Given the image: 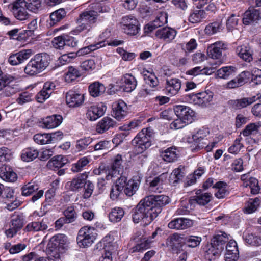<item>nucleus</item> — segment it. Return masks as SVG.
I'll return each mask as SVG.
<instances>
[{
  "label": "nucleus",
  "instance_id": "052dcab7",
  "mask_svg": "<svg viewBox=\"0 0 261 261\" xmlns=\"http://www.w3.org/2000/svg\"><path fill=\"white\" fill-rule=\"evenodd\" d=\"M244 239L247 243L252 246L261 245V237L253 233H249L245 236Z\"/></svg>",
  "mask_w": 261,
  "mask_h": 261
},
{
  "label": "nucleus",
  "instance_id": "c756f323",
  "mask_svg": "<svg viewBox=\"0 0 261 261\" xmlns=\"http://www.w3.org/2000/svg\"><path fill=\"white\" fill-rule=\"evenodd\" d=\"M62 117L60 115H53L42 119L44 127L51 129L58 126L62 121Z\"/></svg>",
  "mask_w": 261,
  "mask_h": 261
},
{
  "label": "nucleus",
  "instance_id": "49530a36",
  "mask_svg": "<svg viewBox=\"0 0 261 261\" xmlns=\"http://www.w3.org/2000/svg\"><path fill=\"white\" fill-rule=\"evenodd\" d=\"M25 6L30 11L37 13L41 10L42 0H27L25 1Z\"/></svg>",
  "mask_w": 261,
  "mask_h": 261
},
{
  "label": "nucleus",
  "instance_id": "39448f33",
  "mask_svg": "<svg viewBox=\"0 0 261 261\" xmlns=\"http://www.w3.org/2000/svg\"><path fill=\"white\" fill-rule=\"evenodd\" d=\"M146 202L143 198L137 204L133 214V220L135 223L142 221L144 225H148L155 219L151 213V208L146 204Z\"/></svg>",
  "mask_w": 261,
  "mask_h": 261
},
{
  "label": "nucleus",
  "instance_id": "8fccbe9b",
  "mask_svg": "<svg viewBox=\"0 0 261 261\" xmlns=\"http://www.w3.org/2000/svg\"><path fill=\"white\" fill-rule=\"evenodd\" d=\"M184 240V245H186L188 247L195 248L198 246L201 242V238L194 236H185Z\"/></svg>",
  "mask_w": 261,
  "mask_h": 261
},
{
  "label": "nucleus",
  "instance_id": "e433bc0d",
  "mask_svg": "<svg viewBox=\"0 0 261 261\" xmlns=\"http://www.w3.org/2000/svg\"><path fill=\"white\" fill-rule=\"evenodd\" d=\"M48 228L46 221L42 219L41 221L33 222L29 223L24 228V230L29 231H43Z\"/></svg>",
  "mask_w": 261,
  "mask_h": 261
},
{
  "label": "nucleus",
  "instance_id": "774afa93",
  "mask_svg": "<svg viewBox=\"0 0 261 261\" xmlns=\"http://www.w3.org/2000/svg\"><path fill=\"white\" fill-rule=\"evenodd\" d=\"M34 141L39 144H46L50 143L48 134H37L34 136Z\"/></svg>",
  "mask_w": 261,
  "mask_h": 261
},
{
  "label": "nucleus",
  "instance_id": "72a5a7b5",
  "mask_svg": "<svg viewBox=\"0 0 261 261\" xmlns=\"http://www.w3.org/2000/svg\"><path fill=\"white\" fill-rule=\"evenodd\" d=\"M212 195L211 193L205 192L201 196H194L189 201L190 204L197 203L200 205H205L212 200Z\"/></svg>",
  "mask_w": 261,
  "mask_h": 261
},
{
  "label": "nucleus",
  "instance_id": "4c0bfd02",
  "mask_svg": "<svg viewBox=\"0 0 261 261\" xmlns=\"http://www.w3.org/2000/svg\"><path fill=\"white\" fill-rule=\"evenodd\" d=\"M140 181L139 179L129 180L123 190L126 195L128 196H133L138 190L140 186Z\"/></svg>",
  "mask_w": 261,
  "mask_h": 261
},
{
  "label": "nucleus",
  "instance_id": "393cba45",
  "mask_svg": "<svg viewBox=\"0 0 261 261\" xmlns=\"http://www.w3.org/2000/svg\"><path fill=\"white\" fill-rule=\"evenodd\" d=\"M181 81L178 79L166 80V91L170 96L176 95L181 88Z\"/></svg>",
  "mask_w": 261,
  "mask_h": 261
},
{
  "label": "nucleus",
  "instance_id": "6ab92c4d",
  "mask_svg": "<svg viewBox=\"0 0 261 261\" xmlns=\"http://www.w3.org/2000/svg\"><path fill=\"white\" fill-rule=\"evenodd\" d=\"M168 174L167 173H164L159 176L154 177L149 183L150 191L161 193L163 189V186L167 180Z\"/></svg>",
  "mask_w": 261,
  "mask_h": 261
},
{
  "label": "nucleus",
  "instance_id": "c03bdc74",
  "mask_svg": "<svg viewBox=\"0 0 261 261\" xmlns=\"http://www.w3.org/2000/svg\"><path fill=\"white\" fill-rule=\"evenodd\" d=\"M214 187L217 189V191L215 193V195L219 199L223 198L229 194V191L226 189V184L223 181L217 182Z\"/></svg>",
  "mask_w": 261,
  "mask_h": 261
},
{
  "label": "nucleus",
  "instance_id": "f3484780",
  "mask_svg": "<svg viewBox=\"0 0 261 261\" xmlns=\"http://www.w3.org/2000/svg\"><path fill=\"white\" fill-rule=\"evenodd\" d=\"M84 95L73 90L69 91L66 95V101L70 107L81 106L84 102Z\"/></svg>",
  "mask_w": 261,
  "mask_h": 261
},
{
  "label": "nucleus",
  "instance_id": "bb28decb",
  "mask_svg": "<svg viewBox=\"0 0 261 261\" xmlns=\"http://www.w3.org/2000/svg\"><path fill=\"white\" fill-rule=\"evenodd\" d=\"M86 184V178L83 175L73 178L71 181H68L66 184L67 189L71 191H78L81 189Z\"/></svg>",
  "mask_w": 261,
  "mask_h": 261
},
{
  "label": "nucleus",
  "instance_id": "603ef678",
  "mask_svg": "<svg viewBox=\"0 0 261 261\" xmlns=\"http://www.w3.org/2000/svg\"><path fill=\"white\" fill-rule=\"evenodd\" d=\"M66 12L64 9H59L50 15V19L51 24H55L65 17Z\"/></svg>",
  "mask_w": 261,
  "mask_h": 261
},
{
  "label": "nucleus",
  "instance_id": "412c9836",
  "mask_svg": "<svg viewBox=\"0 0 261 261\" xmlns=\"http://www.w3.org/2000/svg\"><path fill=\"white\" fill-rule=\"evenodd\" d=\"M167 14L165 12H161L156 18L150 23L145 27L146 33H150L156 28L160 27L167 23Z\"/></svg>",
  "mask_w": 261,
  "mask_h": 261
},
{
  "label": "nucleus",
  "instance_id": "f257e3e1",
  "mask_svg": "<svg viewBox=\"0 0 261 261\" xmlns=\"http://www.w3.org/2000/svg\"><path fill=\"white\" fill-rule=\"evenodd\" d=\"M228 241V238L226 233L220 231L215 234L211 240V243L206 246L205 258L208 261H212L218 257Z\"/></svg>",
  "mask_w": 261,
  "mask_h": 261
},
{
  "label": "nucleus",
  "instance_id": "ea45409f",
  "mask_svg": "<svg viewBox=\"0 0 261 261\" xmlns=\"http://www.w3.org/2000/svg\"><path fill=\"white\" fill-rule=\"evenodd\" d=\"M124 215V211L121 207H116L111 210L109 218L111 222L116 223L120 221Z\"/></svg>",
  "mask_w": 261,
  "mask_h": 261
},
{
  "label": "nucleus",
  "instance_id": "a19ab883",
  "mask_svg": "<svg viewBox=\"0 0 261 261\" xmlns=\"http://www.w3.org/2000/svg\"><path fill=\"white\" fill-rule=\"evenodd\" d=\"M67 161L68 160L65 157L61 155H57L52 158L48 162L47 166L50 168H59L63 167L67 163Z\"/></svg>",
  "mask_w": 261,
  "mask_h": 261
},
{
  "label": "nucleus",
  "instance_id": "4be33fe9",
  "mask_svg": "<svg viewBox=\"0 0 261 261\" xmlns=\"http://www.w3.org/2000/svg\"><path fill=\"white\" fill-rule=\"evenodd\" d=\"M106 110V107L102 105L92 106L87 111V117L91 121L96 120L104 115Z\"/></svg>",
  "mask_w": 261,
  "mask_h": 261
},
{
  "label": "nucleus",
  "instance_id": "2eb2a0df",
  "mask_svg": "<svg viewBox=\"0 0 261 261\" xmlns=\"http://www.w3.org/2000/svg\"><path fill=\"white\" fill-rule=\"evenodd\" d=\"M23 225V220L19 215H14L10 224L9 229L6 230L5 234L7 237L12 238L20 230Z\"/></svg>",
  "mask_w": 261,
  "mask_h": 261
},
{
  "label": "nucleus",
  "instance_id": "4d7b16f0",
  "mask_svg": "<svg viewBox=\"0 0 261 261\" xmlns=\"http://www.w3.org/2000/svg\"><path fill=\"white\" fill-rule=\"evenodd\" d=\"M89 163L87 157H83L72 165L71 170L73 172H78L82 170L83 168Z\"/></svg>",
  "mask_w": 261,
  "mask_h": 261
},
{
  "label": "nucleus",
  "instance_id": "864d4df0",
  "mask_svg": "<svg viewBox=\"0 0 261 261\" xmlns=\"http://www.w3.org/2000/svg\"><path fill=\"white\" fill-rule=\"evenodd\" d=\"M222 29V23L220 21L212 22L208 24L205 28V34L211 35L220 32Z\"/></svg>",
  "mask_w": 261,
  "mask_h": 261
},
{
  "label": "nucleus",
  "instance_id": "0e129e2a",
  "mask_svg": "<svg viewBox=\"0 0 261 261\" xmlns=\"http://www.w3.org/2000/svg\"><path fill=\"white\" fill-rule=\"evenodd\" d=\"M183 175L181 173V169L178 168L174 169L170 177V182L173 186H176L179 180L181 179Z\"/></svg>",
  "mask_w": 261,
  "mask_h": 261
},
{
  "label": "nucleus",
  "instance_id": "f704fd0d",
  "mask_svg": "<svg viewBox=\"0 0 261 261\" xmlns=\"http://www.w3.org/2000/svg\"><path fill=\"white\" fill-rule=\"evenodd\" d=\"M260 14L258 10L252 9L246 11L243 18V22L245 25L258 20L260 18Z\"/></svg>",
  "mask_w": 261,
  "mask_h": 261
},
{
  "label": "nucleus",
  "instance_id": "5701e85b",
  "mask_svg": "<svg viewBox=\"0 0 261 261\" xmlns=\"http://www.w3.org/2000/svg\"><path fill=\"white\" fill-rule=\"evenodd\" d=\"M117 126V123L110 117L103 118L97 124L96 132L99 134H102L109 129Z\"/></svg>",
  "mask_w": 261,
  "mask_h": 261
},
{
  "label": "nucleus",
  "instance_id": "de8ad7c7",
  "mask_svg": "<svg viewBox=\"0 0 261 261\" xmlns=\"http://www.w3.org/2000/svg\"><path fill=\"white\" fill-rule=\"evenodd\" d=\"M39 188L38 185L35 181H31L22 187V195L25 196H30Z\"/></svg>",
  "mask_w": 261,
  "mask_h": 261
},
{
  "label": "nucleus",
  "instance_id": "0eeeda50",
  "mask_svg": "<svg viewBox=\"0 0 261 261\" xmlns=\"http://www.w3.org/2000/svg\"><path fill=\"white\" fill-rule=\"evenodd\" d=\"M150 131L149 128H144L132 140L136 153L139 154L145 151L151 145Z\"/></svg>",
  "mask_w": 261,
  "mask_h": 261
},
{
  "label": "nucleus",
  "instance_id": "20e7f679",
  "mask_svg": "<svg viewBox=\"0 0 261 261\" xmlns=\"http://www.w3.org/2000/svg\"><path fill=\"white\" fill-rule=\"evenodd\" d=\"M67 247V237L63 234L53 236L47 244L48 253L54 259L59 258L60 254L64 253Z\"/></svg>",
  "mask_w": 261,
  "mask_h": 261
},
{
  "label": "nucleus",
  "instance_id": "338daca9",
  "mask_svg": "<svg viewBox=\"0 0 261 261\" xmlns=\"http://www.w3.org/2000/svg\"><path fill=\"white\" fill-rule=\"evenodd\" d=\"M101 43L102 42H99L97 44L91 45L79 49L77 51L78 56H83L88 54L91 51L102 47L103 45L101 44Z\"/></svg>",
  "mask_w": 261,
  "mask_h": 261
},
{
  "label": "nucleus",
  "instance_id": "aec40b11",
  "mask_svg": "<svg viewBox=\"0 0 261 261\" xmlns=\"http://www.w3.org/2000/svg\"><path fill=\"white\" fill-rule=\"evenodd\" d=\"M155 35L157 38L163 39L167 42H170L175 37L176 31L169 27H164L157 30Z\"/></svg>",
  "mask_w": 261,
  "mask_h": 261
},
{
  "label": "nucleus",
  "instance_id": "a211bd4d",
  "mask_svg": "<svg viewBox=\"0 0 261 261\" xmlns=\"http://www.w3.org/2000/svg\"><path fill=\"white\" fill-rule=\"evenodd\" d=\"M32 54L31 49L22 50L16 54L11 55L8 59L12 65H17L29 59Z\"/></svg>",
  "mask_w": 261,
  "mask_h": 261
},
{
  "label": "nucleus",
  "instance_id": "a18cd8bd",
  "mask_svg": "<svg viewBox=\"0 0 261 261\" xmlns=\"http://www.w3.org/2000/svg\"><path fill=\"white\" fill-rule=\"evenodd\" d=\"M81 76L80 71L76 68L71 66L68 68V71L65 74V80L66 82L70 83Z\"/></svg>",
  "mask_w": 261,
  "mask_h": 261
},
{
  "label": "nucleus",
  "instance_id": "423d86ee",
  "mask_svg": "<svg viewBox=\"0 0 261 261\" xmlns=\"http://www.w3.org/2000/svg\"><path fill=\"white\" fill-rule=\"evenodd\" d=\"M144 199L146 201V204L151 208V213L154 218L161 213L162 208L170 202L169 197L163 195H150L145 197Z\"/></svg>",
  "mask_w": 261,
  "mask_h": 261
},
{
  "label": "nucleus",
  "instance_id": "bf43d9fd",
  "mask_svg": "<svg viewBox=\"0 0 261 261\" xmlns=\"http://www.w3.org/2000/svg\"><path fill=\"white\" fill-rule=\"evenodd\" d=\"M65 219L67 223H70L75 221L77 218V214L73 206L68 207L64 212Z\"/></svg>",
  "mask_w": 261,
  "mask_h": 261
},
{
  "label": "nucleus",
  "instance_id": "4468645a",
  "mask_svg": "<svg viewBox=\"0 0 261 261\" xmlns=\"http://www.w3.org/2000/svg\"><path fill=\"white\" fill-rule=\"evenodd\" d=\"M112 115L117 120L124 119L128 114V108L126 103L122 100H119L113 103Z\"/></svg>",
  "mask_w": 261,
  "mask_h": 261
},
{
  "label": "nucleus",
  "instance_id": "ddd939ff",
  "mask_svg": "<svg viewBox=\"0 0 261 261\" xmlns=\"http://www.w3.org/2000/svg\"><path fill=\"white\" fill-rule=\"evenodd\" d=\"M174 110L177 117L184 120L185 123H192L195 117V112L190 108L186 106H176Z\"/></svg>",
  "mask_w": 261,
  "mask_h": 261
},
{
  "label": "nucleus",
  "instance_id": "9d476101",
  "mask_svg": "<svg viewBox=\"0 0 261 261\" xmlns=\"http://www.w3.org/2000/svg\"><path fill=\"white\" fill-rule=\"evenodd\" d=\"M8 8L18 20H27L30 16L25 9V0H16L9 4Z\"/></svg>",
  "mask_w": 261,
  "mask_h": 261
},
{
  "label": "nucleus",
  "instance_id": "b1692460",
  "mask_svg": "<svg viewBox=\"0 0 261 261\" xmlns=\"http://www.w3.org/2000/svg\"><path fill=\"white\" fill-rule=\"evenodd\" d=\"M256 100V96L244 97L239 99L231 100L229 101L230 106L234 109H241L249 106Z\"/></svg>",
  "mask_w": 261,
  "mask_h": 261
},
{
  "label": "nucleus",
  "instance_id": "3c124183",
  "mask_svg": "<svg viewBox=\"0 0 261 261\" xmlns=\"http://www.w3.org/2000/svg\"><path fill=\"white\" fill-rule=\"evenodd\" d=\"M17 85L12 83L9 84H6L4 87V90L1 93V95L3 97H10L16 93L18 91Z\"/></svg>",
  "mask_w": 261,
  "mask_h": 261
},
{
  "label": "nucleus",
  "instance_id": "13d9d810",
  "mask_svg": "<svg viewBox=\"0 0 261 261\" xmlns=\"http://www.w3.org/2000/svg\"><path fill=\"white\" fill-rule=\"evenodd\" d=\"M14 192L13 189L7 187L6 188H4V189L2 191V193L1 194L0 196L4 199L5 202H7L8 201L12 202L14 201L15 199L14 197Z\"/></svg>",
  "mask_w": 261,
  "mask_h": 261
},
{
  "label": "nucleus",
  "instance_id": "6e6d98bb",
  "mask_svg": "<svg viewBox=\"0 0 261 261\" xmlns=\"http://www.w3.org/2000/svg\"><path fill=\"white\" fill-rule=\"evenodd\" d=\"M244 186L246 187L249 186L250 188L251 193L252 194H256L258 193L260 190L258 180L253 177L250 178L246 182V185L244 184Z\"/></svg>",
  "mask_w": 261,
  "mask_h": 261
},
{
  "label": "nucleus",
  "instance_id": "f8f14e48",
  "mask_svg": "<svg viewBox=\"0 0 261 261\" xmlns=\"http://www.w3.org/2000/svg\"><path fill=\"white\" fill-rule=\"evenodd\" d=\"M227 49V44L222 41H217L211 44L207 49L209 57L218 59L219 65L223 62V51Z\"/></svg>",
  "mask_w": 261,
  "mask_h": 261
},
{
  "label": "nucleus",
  "instance_id": "cd10ccee",
  "mask_svg": "<svg viewBox=\"0 0 261 261\" xmlns=\"http://www.w3.org/2000/svg\"><path fill=\"white\" fill-rule=\"evenodd\" d=\"M0 177L6 181L11 182H14L17 179L16 173L7 166H3L0 168Z\"/></svg>",
  "mask_w": 261,
  "mask_h": 261
},
{
  "label": "nucleus",
  "instance_id": "473e14b6",
  "mask_svg": "<svg viewBox=\"0 0 261 261\" xmlns=\"http://www.w3.org/2000/svg\"><path fill=\"white\" fill-rule=\"evenodd\" d=\"M236 53L240 58L246 62H250L253 60L252 50L248 46L242 45L237 47Z\"/></svg>",
  "mask_w": 261,
  "mask_h": 261
},
{
  "label": "nucleus",
  "instance_id": "79ce46f5",
  "mask_svg": "<svg viewBox=\"0 0 261 261\" xmlns=\"http://www.w3.org/2000/svg\"><path fill=\"white\" fill-rule=\"evenodd\" d=\"M185 234L175 233L171 235L169 238V245L173 248L176 247L177 245H179V248L182 247V245H184Z\"/></svg>",
  "mask_w": 261,
  "mask_h": 261
},
{
  "label": "nucleus",
  "instance_id": "6e6552de",
  "mask_svg": "<svg viewBox=\"0 0 261 261\" xmlns=\"http://www.w3.org/2000/svg\"><path fill=\"white\" fill-rule=\"evenodd\" d=\"M96 236V230L94 227L84 226L79 231L76 238L77 243L80 246L88 247L94 242Z\"/></svg>",
  "mask_w": 261,
  "mask_h": 261
},
{
  "label": "nucleus",
  "instance_id": "c85d7f7f",
  "mask_svg": "<svg viewBox=\"0 0 261 261\" xmlns=\"http://www.w3.org/2000/svg\"><path fill=\"white\" fill-rule=\"evenodd\" d=\"M123 90L126 92H131L136 87L137 82L135 77L130 74H126L121 79Z\"/></svg>",
  "mask_w": 261,
  "mask_h": 261
},
{
  "label": "nucleus",
  "instance_id": "e2e57ef3",
  "mask_svg": "<svg viewBox=\"0 0 261 261\" xmlns=\"http://www.w3.org/2000/svg\"><path fill=\"white\" fill-rule=\"evenodd\" d=\"M12 158V152L9 148L2 147L0 148V164L10 161Z\"/></svg>",
  "mask_w": 261,
  "mask_h": 261
},
{
  "label": "nucleus",
  "instance_id": "2f4dec72",
  "mask_svg": "<svg viewBox=\"0 0 261 261\" xmlns=\"http://www.w3.org/2000/svg\"><path fill=\"white\" fill-rule=\"evenodd\" d=\"M179 154L177 153L176 149L171 147L160 152V156L163 160L167 162H173L176 161Z\"/></svg>",
  "mask_w": 261,
  "mask_h": 261
},
{
  "label": "nucleus",
  "instance_id": "7c9ffc66",
  "mask_svg": "<svg viewBox=\"0 0 261 261\" xmlns=\"http://www.w3.org/2000/svg\"><path fill=\"white\" fill-rule=\"evenodd\" d=\"M237 71V68L233 66L223 67L217 71L216 75L220 79H227L234 76Z\"/></svg>",
  "mask_w": 261,
  "mask_h": 261
},
{
  "label": "nucleus",
  "instance_id": "680f3d73",
  "mask_svg": "<svg viewBox=\"0 0 261 261\" xmlns=\"http://www.w3.org/2000/svg\"><path fill=\"white\" fill-rule=\"evenodd\" d=\"M144 80L145 83L151 87H155L159 84V81L154 74L147 71L144 74Z\"/></svg>",
  "mask_w": 261,
  "mask_h": 261
},
{
  "label": "nucleus",
  "instance_id": "58836bf2",
  "mask_svg": "<svg viewBox=\"0 0 261 261\" xmlns=\"http://www.w3.org/2000/svg\"><path fill=\"white\" fill-rule=\"evenodd\" d=\"M105 86L99 82H95L89 86V91L90 95L93 97H97L105 91Z\"/></svg>",
  "mask_w": 261,
  "mask_h": 261
},
{
  "label": "nucleus",
  "instance_id": "9b49d317",
  "mask_svg": "<svg viewBox=\"0 0 261 261\" xmlns=\"http://www.w3.org/2000/svg\"><path fill=\"white\" fill-rule=\"evenodd\" d=\"M121 25L124 32L128 35H136L140 30L139 21L132 15L123 17Z\"/></svg>",
  "mask_w": 261,
  "mask_h": 261
},
{
  "label": "nucleus",
  "instance_id": "37998d69",
  "mask_svg": "<svg viewBox=\"0 0 261 261\" xmlns=\"http://www.w3.org/2000/svg\"><path fill=\"white\" fill-rule=\"evenodd\" d=\"M260 204V200L256 197L254 199H250L246 204L244 212L247 214H251L255 212Z\"/></svg>",
  "mask_w": 261,
  "mask_h": 261
},
{
  "label": "nucleus",
  "instance_id": "a878e982",
  "mask_svg": "<svg viewBox=\"0 0 261 261\" xmlns=\"http://www.w3.org/2000/svg\"><path fill=\"white\" fill-rule=\"evenodd\" d=\"M192 225V222L191 220L186 218H177L171 222L168 225L170 229H175L177 230L186 229Z\"/></svg>",
  "mask_w": 261,
  "mask_h": 261
},
{
  "label": "nucleus",
  "instance_id": "c9c22d12",
  "mask_svg": "<svg viewBox=\"0 0 261 261\" xmlns=\"http://www.w3.org/2000/svg\"><path fill=\"white\" fill-rule=\"evenodd\" d=\"M38 155L39 152L37 149L28 147L22 150L20 157L23 162H29L36 159Z\"/></svg>",
  "mask_w": 261,
  "mask_h": 261
},
{
  "label": "nucleus",
  "instance_id": "1a4fd4ad",
  "mask_svg": "<svg viewBox=\"0 0 261 261\" xmlns=\"http://www.w3.org/2000/svg\"><path fill=\"white\" fill-rule=\"evenodd\" d=\"M214 94L211 91H205L196 94H189L187 100L189 103L205 108L210 105L213 99Z\"/></svg>",
  "mask_w": 261,
  "mask_h": 261
},
{
  "label": "nucleus",
  "instance_id": "09e8293b",
  "mask_svg": "<svg viewBox=\"0 0 261 261\" xmlns=\"http://www.w3.org/2000/svg\"><path fill=\"white\" fill-rule=\"evenodd\" d=\"M206 17V13L204 10H195L189 17V21L191 23H197Z\"/></svg>",
  "mask_w": 261,
  "mask_h": 261
},
{
  "label": "nucleus",
  "instance_id": "7ed1b4c3",
  "mask_svg": "<svg viewBox=\"0 0 261 261\" xmlns=\"http://www.w3.org/2000/svg\"><path fill=\"white\" fill-rule=\"evenodd\" d=\"M50 61L47 54H38L34 56L25 66L24 71L30 76H35L41 73L48 66Z\"/></svg>",
  "mask_w": 261,
  "mask_h": 261
},
{
  "label": "nucleus",
  "instance_id": "f03ea898",
  "mask_svg": "<svg viewBox=\"0 0 261 261\" xmlns=\"http://www.w3.org/2000/svg\"><path fill=\"white\" fill-rule=\"evenodd\" d=\"M98 12L95 10H85L80 14L76 19V27L71 31V34L77 35L84 31H90L92 24L95 23L98 19Z\"/></svg>",
  "mask_w": 261,
  "mask_h": 261
},
{
  "label": "nucleus",
  "instance_id": "dca6fc26",
  "mask_svg": "<svg viewBox=\"0 0 261 261\" xmlns=\"http://www.w3.org/2000/svg\"><path fill=\"white\" fill-rule=\"evenodd\" d=\"M55 89V85L51 82L44 83L42 89L37 94L36 98L38 102H43L49 97Z\"/></svg>",
  "mask_w": 261,
  "mask_h": 261
},
{
  "label": "nucleus",
  "instance_id": "5fc2aeb1",
  "mask_svg": "<svg viewBox=\"0 0 261 261\" xmlns=\"http://www.w3.org/2000/svg\"><path fill=\"white\" fill-rule=\"evenodd\" d=\"M93 141L90 137H84L76 141L75 148L78 151L84 150Z\"/></svg>",
  "mask_w": 261,
  "mask_h": 261
},
{
  "label": "nucleus",
  "instance_id": "69168bd1",
  "mask_svg": "<svg viewBox=\"0 0 261 261\" xmlns=\"http://www.w3.org/2000/svg\"><path fill=\"white\" fill-rule=\"evenodd\" d=\"M209 133L210 132L207 128L202 127L199 129L196 134L192 135V139L196 142H199L206 137Z\"/></svg>",
  "mask_w": 261,
  "mask_h": 261
}]
</instances>
